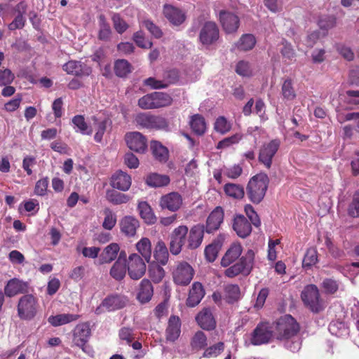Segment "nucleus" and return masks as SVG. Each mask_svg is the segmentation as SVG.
Wrapping results in <instances>:
<instances>
[{"instance_id":"57","label":"nucleus","mask_w":359,"mask_h":359,"mask_svg":"<svg viewBox=\"0 0 359 359\" xmlns=\"http://www.w3.org/2000/svg\"><path fill=\"white\" fill-rule=\"evenodd\" d=\"M104 219L102 226L107 230H111L116 225V217L109 208H105L104 210Z\"/></svg>"},{"instance_id":"7","label":"nucleus","mask_w":359,"mask_h":359,"mask_svg":"<svg viewBox=\"0 0 359 359\" xmlns=\"http://www.w3.org/2000/svg\"><path fill=\"white\" fill-rule=\"evenodd\" d=\"M194 274V268L186 261L177 262L172 271L173 283L179 286H187Z\"/></svg>"},{"instance_id":"22","label":"nucleus","mask_w":359,"mask_h":359,"mask_svg":"<svg viewBox=\"0 0 359 359\" xmlns=\"http://www.w3.org/2000/svg\"><path fill=\"white\" fill-rule=\"evenodd\" d=\"M205 294L203 285L200 282H194L189 289L186 305L188 307H195L201 302Z\"/></svg>"},{"instance_id":"60","label":"nucleus","mask_w":359,"mask_h":359,"mask_svg":"<svg viewBox=\"0 0 359 359\" xmlns=\"http://www.w3.org/2000/svg\"><path fill=\"white\" fill-rule=\"evenodd\" d=\"M118 337L120 340L124 341L126 344L130 345L135 339V334H134L133 328L123 327L118 331Z\"/></svg>"},{"instance_id":"11","label":"nucleus","mask_w":359,"mask_h":359,"mask_svg":"<svg viewBox=\"0 0 359 359\" xmlns=\"http://www.w3.org/2000/svg\"><path fill=\"white\" fill-rule=\"evenodd\" d=\"M189 229L186 225H180L172 231L170 238V251L174 255H179L182 247L187 243Z\"/></svg>"},{"instance_id":"46","label":"nucleus","mask_w":359,"mask_h":359,"mask_svg":"<svg viewBox=\"0 0 359 359\" xmlns=\"http://www.w3.org/2000/svg\"><path fill=\"white\" fill-rule=\"evenodd\" d=\"M192 351H198L207 346V337L202 331L196 332L191 339Z\"/></svg>"},{"instance_id":"17","label":"nucleus","mask_w":359,"mask_h":359,"mask_svg":"<svg viewBox=\"0 0 359 359\" xmlns=\"http://www.w3.org/2000/svg\"><path fill=\"white\" fill-rule=\"evenodd\" d=\"M29 283L16 278L9 280L4 287V294L8 297H13L19 294H27Z\"/></svg>"},{"instance_id":"50","label":"nucleus","mask_w":359,"mask_h":359,"mask_svg":"<svg viewBox=\"0 0 359 359\" xmlns=\"http://www.w3.org/2000/svg\"><path fill=\"white\" fill-rule=\"evenodd\" d=\"M281 95L283 99L287 100H293L296 97V92L291 79H287L283 83Z\"/></svg>"},{"instance_id":"63","label":"nucleus","mask_w":359,"mask_h":359,"mask_svg":"<svg viewBox=\"0 0 359 359\" xmlns=\"http://www.w3.org/2000/svg\"><path fill=\"white\" fill-rule=\"evenodd\" d=\"M236 72L242 76H251L252 75V69L250 64L244 60L239 61L236 67Z\"/></svg>"},{"instance_id":"9","label":"nucleus","mask_w":359,"mask_h":359,"mask_svg":"<svg viewBox=\"0 0 359 359\" xmlns=\"http://www.w3.org/2000/svg\"><path fill=\"white\" fill-rule=\"evenodd\" d=\"M280 141L274 139L269 142L263 144L259 151L258 161L264 166L270 169L272 165L273 158L278 151Z\"/></svg>"},{"instance_id":"27","label":"nucleus","mask_w":359,"mask_h":359,"mask_svg":"<svg viewBox=\"0 0 359 359\" xmlns=\"http://www.w3.org/2000/svg\"><path fill=\"white\" fill-rule=\"evenodd\" d=\"M127 298L122 295L115 294L107 297L101 303L108 311H114L123 309L127 304Z\"/></svg>"},{"instance_id":"16","label":"nucleus","mask_w":359,"mask_h":359,"mask_svg":"<svg viewBox=\"0 0 359 359\" xmlns=\"http://www.w3.org/2000/svg\"><path fill=\"white\" fill-rule=\"evenodd\" d=\"M182 201V197L179 193L170 192L161 197L159 206L162 210L176 212L181 208Z\"/></svg>"},{"instance_id":"20","label":"nucleus","mask_w":359,"mask_h":359,"mask_svg":"<svg viewBox=\"0 0 359 359\" xmlns=\"http://www.w3.org/2000/svg\"><path fill=\"white\" fill-rule=\"evenodd\" d=\"M205 232V226L203 224L193 226L187 235V248L194 250L198 248L202 243Z\"/></svg>"},{"instance_id":"52","label":"nucleus","mask_w":359,"mask_h":359,"mask_svg":"<svg viewBox=\"0 0 359 359\" xmlns=\"http://www.w3.org/2000/svg\"><path fill=\"white\" fill-rule=\"evenodd\" d=\"M318 251L315 248L307 249L302 262V266L310 269L318 262Z\"/></svg>"},{"instance_id":"4","label":"nucleus","mask_w":359,"mask_h":359,"mask_svg":"<svg viewBox=\"0 0 359 359\" xmlns=\"http://www.w3.org/2000/svg\"><path fill=\"white\" fill-rule=\"evenodd\" d=\"M275 330L277 339L287 340L297 334L299 325L291 315H285L276 322Z\"/></svg>"},{"instance_id":"10","label":"nucleus","mask_w":359,"mask_h":359,"mask_svg":"<svg viewBox=\"0 0 359 359\" xmlns=\"http://www.w3.org/2000/svg\"><path fill=\"white\" fill-rule=\"evenodd\" d=\"M146 262L137 253H132L128 258L127 271L129 277L135 280L144 276L147 270Z\"/></svg>"},{"instance_id":"13","label":"nucleus","mask_w":359,"mask_h":359,"mask_svg":"<svg viewBox=\"0 0 359 359\" xmlns=\"http://www.w3.org/2000/svg\"><path fill=\"white\" fill-rule=\"evenodd\" d=\"M91 335L90 324L88 322L78 324L73 331V342L75 346L86 352V344Z\"/></svg>"},{"instance_id":"23","label":"nucleus","mask_w":359,"mask_h":359,"mask_svg":"<svg viewBox=\"0 0 359 359\" xmlns=\"http://www.w3.org/2000/svg\"><path fill=\"white\" fill-rule=\"evenodd\" d=\"M132 184V179L130 175L122 171H116L111 177L110 185L116 189L122 191H128Z\"/></svg>"},{"instance_id":"38","label":"nucleus","mask_w":359,"mask_h":359,"mask_svg":"<svg viewBox=\"0 0 359 359\" xmlns=\"http://www.w3.org/2000/svg\"><path fill=\"white\" fill-rule=\"evenodd\" d=\"M224 191L227 196L236 200H241L245 196L244 187L238 184L226 183Z\"/></svg>"},{"instance_id":"35","label":"nucleus","mask_w":359,"mask_h":359,"mask_svg":"<svg viewBox=\"0 0 359 359\" xmlns=\"http://www.w3.org/2000/svg\"><path fill=\"white\" fill-rule=\"evenodd\" d=\"M241 297V292L237 284H229L224 287V298L228 304L237 302Z\"/></svg>"},{"instance_id":"44","label":"nucleus","mask_w":359,"mask_h":359,"mask_svg":"<svg viewBox=\"0 0 359 359\" xmlns=\"http://www.w3.org/2000/svg\"><path fill=\"white\" fill-rule=\"evenodd\" d=\"M154 101L155 109L166 107L170 106L173 102V99L167 93L154 92L152 93Z\"/></svg>"},{"instance_id":"26","label":"nucleus","mask_w":359,"mask_h":359,"mask_svg":"<svg viewBox=\"0 0 359 359\" xmlns=\"http://www.w3.org/2000/svg\"><path fill=\"white\" fill-rule=\"evenodd\" d=\"M198 325L203 330H212L216 327V321L210 309L205 308L196 316Z\"/></svg>"},{"instance_id":"39","label":"nucleus","mask_w":359,"mask_h":359,"mask_svg":"<svg viewBox=\"0 0 359 359\" xmlns=\"http://www.w3.org/2000/svg\"><path fill=\"white\" fill-rule=\"evenodd\" d=\"M162 266L154 262L149 265L148 275L154 283H161L165 276V271Z\"/></svg>"},{"instance_id":"5","label":"nucleus","mask_w":359,"mask_h":359,"mask_svg":"<svg viewBox=\"0 0 359 359\" xmlns=\"http://www.w3.org/2000/svg\"><path fill=\"white\" fill-rule=\"evenodd\" d=\"M254 262L255 252L252 250H248L238 262L225 270L224 275L231 278L239 274L248 276L253 269Z\"/></svg>"},{"instance_id":"18","label":"nucleus","mask_w":359,"mask_h":359,"mask_svg":"<svg viewBox=\"0 0 359 359\" xmlns=\"http://www.w3.org/2000/svg\"><path fill=\"white\" fill-rule=\"evenodd\" d=\"M224 212L221 206H217L206 220L205 231L208 233L218 230L224 221Z\"/></svg>"},{"instance_id":"3","label":"nucleus","mask_w":359,"mask_h":359,"mask_svg":"<svg viewBox=\"0 0 359 359\" xmlns=\"http://www.w3.org/2000/svg\"><path fill=\"white\" fill-rule=\"evenodd\" d=\"M301 299L305 306L314 313H319L326 307L318 287L314 284H309L304 287L301 292Z\"/></svg>"},{"instance_id":"54","label":"nucleus","mask_w":359,"mask_h":359,"mask_svg":"<svg viewBox=\"0 0 359 359\" xmlns=\"http://www.w3.org/2000/svg\"><path fill=\"white\" fill-rule=\"evenodd\" d=\"M225 345L222 341H219L212 346L206 348L203 353V357L210 358L217 357L224 350Z\"/></svg>"},{"instance_id":"25","label":"nucleus","mask_w":359,"mask_h":359,"mask_svg":"<svg viewBox=\"0 0 359 359\" xmlns=\"http://www.w3.org/2000/svg\"><path fill=\"white\" fill-rule=\"evenodd\" d=\"M154 295V287L151 282L147 279H142L137 288L136 298L141 304H146L151 301Z\"/></svg>"},{"instance_id":"49","label":"nucleus","mask_w":359,"mask_h":359,"mask_svg":"<svg viewBox=\"0 0 359 359\" xmlns=\"http://www.w3.org/2000/svg\"><path fill=\"white\" fill-rule=\"evenodd\" d=\"M72 121L73 124L78 128L76 130L77 132H79L82 135H90L92 134L93 130L88 126L83 116L76 115L72 118Z\"/></svg>"},{"instance_id":"2","label":"nucleus","mask_w":359,"mask_h":359,"mask_svg":"<svg viewBox=\"0 0 359 359\" xmlns=\"http://www.w3.org/2000/svg\"><path fill=\"white\" fill-rule=\"evenodd\" d=\"M39 309L40 305L36 296L32 294H23L18 302V316L22 320H32L37 316Z\"/></svg>"},{"instance_id":"51","label":"nucleus","mask_w":359,"mask_h":359,"mask_svg":"<svg viewBox=\"0 0 359 359\" xmlns=\"http://www.w3.org/2000/svg\"><path fill=\"white\" fill-rule=\"evenodd\" d=\"M126 271V264L115 262L110 269L109 274L116 280H121L124 278Z\"/></svg>"},{"instance_id":"34","label":"nucleus","mask_w":359,"mask_h":359,"mask_svg":"<svg viewBox=\"0 0 359 359\" xmlns=\"http://www.w3.org/2000/svg\"><path fill=\"white\" fill-rule=\"evenodd\" d=\"M137 251L140 254V256L147 263H149L151 255V243L148 238H142L135 245Z\"/></svg>"},{"instance_id":"6","label":"nucleus","mask_w":359,"mask_h":359,"mask_svg":"<svg viewBox=\"0 0 359 359\" xmlns=\"http://www.w3.org/2000/svg\"><path fill=\"white\" fill-rule=\"evenodd\" d=\"M274 325L268 322L259 323L250 334V341L254 346L271 342L275 337Z\"/></svg>"},{"instance_id":"29","label":"nucleus","mask_w":359,"mask_h":359,"mask_svg":"<svg viewBox=\"0 0 359 359\" xmlns=\"http://www.w3.org/2000/svg\"><path fill=\"white\" fill-rule=\"evenodd\" d=\"M63 69L69 74L76 76L88 75L90 69L83 63L76 61L69 60L63 65Z\"/></svg>"},{"instance_id":"64","label":"nucleus","mask_w":359,"mask_h":359,"mask_svg":"<svg viewBox=\"0 0 359 359\" xmlns=\"http://www.w3.org/2000/svg\"><path fill=\"white\" fill-rule=\"evenodd\" d=\"M348 214L351 217H359V191L355 195L348 208Z\"/></svg>"},{"instance_id":"53","label":"nucleus","mask_w":359,"mask_h":359,"mask_svg":"<svg viewBox=\"0 0 359 359\" xmlns=\"http://www.w3.org/2000/svg\"><path fill=\"white\" fill-rule=\"evenodd\" d=\"M231 127V123L224 116H219L214 123L215 130L221 135L229 133Z\"/></svg>"},{"instance_id":"21","label":"nucleus","mask_w":359,"mask_h":359,"mask_svg":"<svg viewBox=\"0 0 359 359\" xmlns=\"http://www.w3.org/2000/svg\"><path fill=\"white\" fill-rule=\"evenodd\" d=\"M182 321L179 316L171 315L165 329V339L168 341L174 342L180 336Z\"/></svg>"},{"instance_id":"43","label":"nucleus","mask_w":359,"mask_h":359,"mask_svg":"<svg viewBox=\"0 0 359 359\" xmlns=\"http://www.w3.org/2000/svg\"><path fill=\"white\" fill-rule=\"evenodd\" d=\"M106 198L114 205H121L127 203L131 198L126 194L118 192L114 189H109L106 192Z\"/></svg>"},{"instance_id":"47","label":"nucleus","mask_w":359,"mask_h":359,"mask_svg":"<svg viewBox=\"0 0 359 359\" xmlns=\"http://www.w3.org/2000/svg\"><path fill=\"white\" fill-rule=\"evenodd\" d=\"M132 72L130 62L124 59L117 60L114 63V72L118 77H126Z\"/></svg>"},{"instance_id":"36","label":"nucleus","mask_w":359,"mask_h":359,"mask_svg":"<svg viewBox=\"0 0 359 359\" xmlns=\"http://www.w3.org/2000/svg\"><path fill=\"white\" fill-rule=\"evenodd\" d=\"M137 210L141 218L148 224H153L156 222V217L149 203L141 201L138 203Z\"/></svg>"},{"instance_id":"19","label":"nucleus","mask_w":359,"mask_h":359,"mask_svg":"<svg viewBox=\"0 0 359 359\" xmlns=\"http://www.w3.org/2000/svg\"><path fill=\"white\" fill-rule=\"evenodd\" d=\"M252 223L243 215H236L233 219V229L242 238H245L252 232Z\"/></svg>"},{"instance_id":"48","label":"nucleus","mask_w":359,"mask_h":359,"mask_svg":"<svg viewBox=\"0 0 359 359\" xmlns=\"http://www.w3.org/2000/svg\"><path fill=\"white\" fill-rule=\"evenodd\" d=\"M321 287L323 288L325 294L334 295L339 290V283L334 278H326L323 280Z\"/></svg>"},{"instance_id":"37","label":"nucleus","mask_w":359,"mask_h":359,"mask_svg":"<svg viewBox=\"0 0 359 359\" xmlns=\"http://www.w3.org/2000/svg\"><path fill=\"white\" fill-rule=\"evenodd\" d=\"M150 148L154 158L159 162H166L169 157L168 149L160 142L151 141Z\"/></svg>"},{"instance_id":"1","label":"nucleus","mask_w":359,"mask_h":359,"mask_svg":"<svg viewBox=\"0 0 359 359\" xmlns=\"http://www.w3.org/2000/svg\"><path fill=\"white\" fill-rule=\"evenodd\" d=\"M269 183V177L264 172H260L252 177L246 187L249 200L255 204L260 203L265 196Z\"/></svg>"},{"instance_id":"31","label":"nucleus","mask_w":359,"mask_h":359,"mask_svg":"<svg viewBox=\"0 0 359 359\" xmlns=\"http://www.w3.org/2000/svg\"><path fill=\"white\" fill-rule=\"evenodd\" d=\"M242 246L240 244H233L226 252L221 260V265L227 267L233 264L241 255Z\"/></svg>"},{"instance_id":"55","label":"nucleus","mask_w":359,"mask_h":359,"mask_svg":"<svg viewBox=\"0 0 359 359\" xmlns=\"http://www.w3.org/2000/svg\"><path fill=\"white\" fill-rule=\"evenodd\" d=\"M243 135L240 133L234 134L230 137H225L220 140L217 146V149H224L231 147L233 144H237L242 139Z\"/></svg>"},{"instance_id":"45","label":"nucleus","mask_w":359,"mask_h":359,"mask_svg":"<svg viewBox=\"0 0 359 359\" xmlns=\"http://www.w3.org/2000/svg\"><path fill=\"white\" fill-rule=\"evenodd\" d=\"M255 44V37L251 34H245L241 36L236 46L239 50L248 51L252 50Z\"/></svg>"},{"instance_id":"15","label":"nucleus","mask_w":359,"mask_h":359,"mask_svg":"<svg viewBox=\"0 0 359 359\" xmlns=\"http://www.w3.org/2000/svg\"><path fill=\"white\" fill-rule=\"evenodd\" d=\"M126 144L130 150L137 153H144L147 148L146 137L139 132L128 133L125 136Z\"/></svg>"},{"instance_id":"40","label":"nucleus","mask_w":359,"mask_h":359,"mask_svg":"<svg viewBox=\"0 0 359 359\" xmlns=\"http://www.w3.org/2000/svg\"><path fill=\"white\" fill-rule=\"evenodd\" d=\"M170 182V177L166 175L151 173L146 178V183L151 187H162L167 186Z\"/></svg>"},{"instance_id":"8","label":"nucleus","mask_w":359,"mask_h":359,"mask_svg":"<svg viewBox=\"0 0 359 359\" xmlns=\"http://www.w3.org/2000/svg\"><path fill=\"white\" fill-rule=\"evenodd\" d=\"M136 123L142 128L153 130H164L168 128V123L161 116L153 115L149 113H140L135 116Z\"/></svg>"},{"instance_id":"32","label":"nucleus","mask_w":359,"mask_h":359,"mask_svg":"<svg viewBox=\"0 0 359 359\" xmlns=\"http://www.w3.org/2000/svg\"><path fill=\"white\" fill-rule=\"evenodd\" d=\"M154 257L156 260L155 262L159 263L163 266L166 265L168 262V250L165 242L162 240H158L155 245L154 250Z\"/></svg>"},{"instance_id":"24","label":"nucleus","mask_w":359,"mask_h":359,"mask_svg":"<svg viewBox=\"0 0 359 359\" xmlns=\"http://www.w3.org/2000/svg\"><path fill=\"white\" fill-rule=\"evenodd\" d=\"M163 13L165 18L174 25L182 24L186 19V15L182 10L170 4L164 5Z\"/></svg>"},{"instance_id":"42","label":"nucleus","mask_w":359,"mask_h":359,"mask_svg":"<svg viewBox=\"0 0 359 359\" xmlns=\"http://www.w3.org/2000/svg\"><path fill=\"white\" fill-rule=\"evenodd\" d=\"M98 23L100 29L97 37L99 40L104 41H109L111 35V29L103 14L99 15Z\"/></svg>"},{"instance_id":"58","label":"nucleus","mask_w":359,"mask_h":359,"mask_svg":"<svg viewBox=\"0 0 359 359\" xmlns=\"http://www.w3.org/2000/svg\"><path fill=\"white\" fill-rule=\"evenodd\" d=\"M133 39L137 46L144 49H149L152 47V42L146 39L142 31H137L134 33Z\"/></svg>"},{"instance_id":"28","label":"nucleus","mask_w":359,"mask_h":359,"mask_svg":"<svg viewBox=\"0 0 359 359\" xmlns=\"http://www.w3.org/2000/svg\"><path fill=\"white\" fill-rule=\"evenodd\" d=\"M119 225L122 233L128 237H133L136 234L140 223L134 217L125 216L121 219Z\"/></svg>"},{"instance_id":"33","label":"nucleus","mask_w":359,"mask_h":359,"mask_svg":"<svg viewBox=\"0 0 359 359\" xmlns=\"http://www.w3.org/2000/svg\"><path fill=\"white\" fill-rule=\"evenodd\" d=\"M79 318L80 316L78 314L62 313L50 316L48 318V322L53 327H58L76 321Z\"/></svg>"},{"instance_id":"56","label":"nucleus","mask_w":359,"mask_h":359,"mask_svg":"<svg viewBox=\"0 0 359 359\" xmlns=\"http://www.w3.org/2000/svg\"><path fill=\"white\" fill-rule=\"evenodd\" d=\"M180 79V72L176 69H168L163 73V80L168 88L170 85L175 84Z\"/></svg>"},{"instance_id":"59","label":"nucleus","mask_w":359,"mask_h":359,"mask_svg":"<svg viewBox=\"0 0 359 359\" xmlns=\"http://www.w3.org/2000/svg\"><path fill=\"white\" fill-rule=\"evenodd\" d=\"M220 246L218 243H212L205 248L204 254L205 259L209 262H213L217 257Z\"/></svg>"},{"instance_id":"12","label":"nucleus","mask_w":359,"mask_h":359,"mask_svg":"<svg viewBox=\"0 0 359 359\" xmlns=\"http://www.w3.org/2000/svg\"><path fill=\"white\" fill-rule=\"evenodd\" d=\"M219 38V30L217 24L212 21L205 22L199 32V41L203 46H209L215 43Z\"/></svg>"},{"instance_id":"61","label":"nucleus","mask_w":359,"mask_h":359,"mask_svg":"<svg viewBox=\"0 0 359 359\" xmlns=\"http://www.w3.org/2000/svg\"><path fill=\"white\" fill-rule=\"evenodd\" d=\"M111 20L114 27L118 34H123L128 28V25L118 13H114Z\"/></svg>"},{"instance_id":"30","label":"nucleus","mask_w":359,"mask_h":359,"mask_svg":"<svg viewBox=\"0 0 359 359\" xmlns=\"http://www.w3.org/2000/svg\"><path fill=\"white\" fill-rule=\"evenodd\" d=\"M120 250L118 244L112 243L105 247L100 255L99 264H109L115 260Z\"/></svg>"},{"instance_id":"14","label":"nucleus","mask_w":359,"mask_h":359,"mask_svg":"<svg viewBox=\"0 0 359 359\" xmlns=\"http://www.w3.org/2000/svg\"><path fill=\"white\" fill-rule=\"evenodd\" d=\"M219 20L223 30L227 34L237 32L240 26V19L234 13L222 10L219 13Z\"/></svg>"},{"instance_id":"41","label":"nucleus","mask_w":359,"mask_h":359,"mask_svg":"<svg viewBox=\"0 0 359 359\" xmlns=\"http://www.w3.org/2000/svg\"><path fill=\"white\" fill-rule=\"evenodd\" d=\"M189 124L192 131L197 135H203L206 131L205 120L202 115H193Z\"/></svg>"},{"instance_id":"62","label":"nucleus","mask_w":359,"mask_h":359,"mask_svg":"<svg viewBox=\"0 0 359 359\" xmlns=\"http://www.w3.org/2000/svg\"><path fill=\"white\" fill-rule=\"evenodd\" d=\"M142 24L155 38L160 39L163 36V32L161 28L151 20L148 19L144 20L142 21Z\"/></svg>"}]
</instances>
